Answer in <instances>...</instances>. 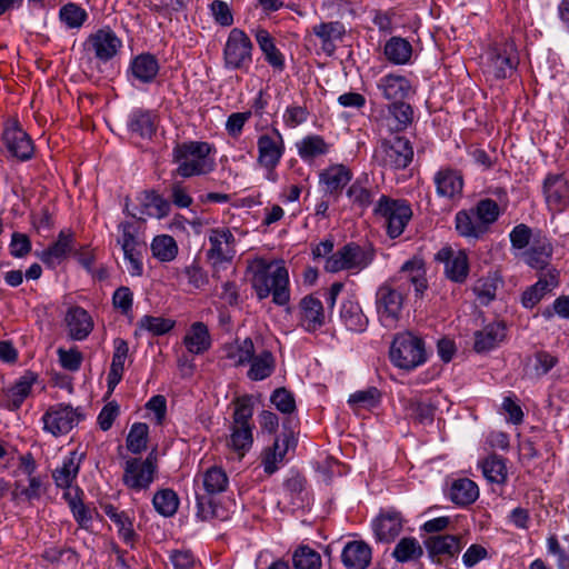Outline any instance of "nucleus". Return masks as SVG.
I'll use <instances>...</instances> for the list:
<instances>
[{
  "instance_id": "62",
  "label": "nucleus",
  "mask_w": 569,
  "mask_h": 569,
  "mask_svg": "<svg viewBox=\"0 0 569 569\" xmlns=\"http://www.w3.org/2000/svg\"><path fill=\"white\" fill-rule=\"evenodd\" d=\"M347 196L353 206L360 209H367L372 203V192L366 188L361 180H356L348 189Z\"/></svg>"
},
{
  "instance_id": "59",
  "label": "nucleus",
  "mask_w": 569,
  "mask_h": 569,
  "mask_svg": "<svg viewBox=\"0 0 569 569\" xmlns=\"http://www.w3.org/2000/svg\"><path fill=\"white\" fill-rule=\"evenodd\" d=\"M60 20L70 29H79L88 19L87 11L80 6L69 2L60 8Z\"/></svg>"
},
{
  "instance_id": "28",
  "label": "nucleus",
  "mask_w": 569,
  "mask_h": 569,
  "mask_svg": "<svg viewBox=\"0 0 569 569\" xmlns=\"http://www.w3.org/2000/svg\"><path fill=\"white\" fill-rule=\"evenodd\" d=\"M346 27L341 21L320 22L312 27V33L320 40L322 51L332 56L337 49V42L346 36Z\"/></svg>"
},
{
  "instance_id": "26",
  "label": "nucleus",
  "mask_w": 569,
  "mask_h": 569,
  "mask_svg": "<svg viewBox=\"0 0 569 569\" xmlns=\"http://www.w3.org/2000/svg\"><path fill=\"white\" fill-rule=\"evenodd\" d=\"M73 247V233L70 230H61L57 240L37 256L48 268L53 269L67 259Z\"/></svg>"
},
{
  "instance_id": "60",
  "label": "nucleus",
  "mask_w": 569,
  "mask_h": 569,
  "mask_svg": "<svg viewBox=\"0 0 569 569\" xmlns=\"http://www.w3.org/2000/svg\"><path fill=\"white\" fill-rule=\"evenodd\" d=\"M124 260L128 262V271L132 277H140L143 273V252L146 243L122 249Z\"/></svg>"
},
{
  "instance_id": "44",
  "label": "nucleus",
  "mask_w": 569,
  "mask_h": 569,
  "mask_svg": "<svg viewBox=\"0 0 569 569\" xmlns=\"http://www.w3.org/2000/svg\"><path fill=\"white\" fill-rule=\"evenodd\" d=\"M223 352V357L230 361L231 366L241 367L249 363L254 352V345L251 338L236 340L233 343L224 345Z\"/></svg>"
},
{
  "instance_id": "64",
  "label": "nucleus",
  "mask_w": 569,
  "mask_h": 569,
  "mask_svg": "<svg viewBox=\"0 0 569 569\" xmlns=\"http://www.w3.org/2000/svg\"><path fill=\"white\" fill-rule=\"evenodd\" d=\"M410 417L419 423H431L435 416V407L430 403L410 400L407 407Z\"/></svg>"
},
{
  "instance_id": "18",
  "label": "nucleus",
  "mask_w": 569,
  "mask_h": 569,
  "mask_svg": "<svg viewBox=\"0 0 569 569\" xmlns=\"http://www.w3.org/2000/svg\"><path fill=\"white\" fill-rule=\"evenodd\" d=\"M208 259L213 266L231 262L236 254V238L229 228H213L209 233Z\"/></svg>"
},
{
  "instance_id": "36",
  "label": "nucleus",
  "mask_w": 569,
  "mask_h": 569,
  "mask_svg": "<svg viewBox=\"0 0 569 569\" xmlns=\"http://www.w3.org/2000/svg\"><path fill=\"white\" fill-rule=\"evenodd\" d=\"M183 345L192 355H203L212 345L207 325L201 321L193 322L183 337Z\"/></svg>"
},
{
  "instance_id": "8",
  "label": "nucleus",
  "mask_w": 569,
  "mask_h": 569,
  "mask_svg": "<svg viewBox=\"0 0 569 569\" xmlns=\"http://www.w3.org/2000/svg\"><path fill=\"white\" fill-rule=\"evenodd\" d=\"M373 260V253L365 250L356 242H349L329 256L323 264L327 272L351 271L353 273L366 269Z\"/></svg>"
},
{
  "instance_id": "4",
  "label": "nucleus",
  "mask_w": 569,
  "mask_h": 569,
  "mask_svg": "<svg viewBox=\"0 0 569 569\" xmlns=\"http://www.w3.org/2000/svg\"><path fill=\"white\" fill-rule=\"evenodd\" d=\"M122 469L121 481L130 492H147L158 478L159 466L156 451L152 450L146 458H127Z\"/></svg>"
},
{
  "instance_id": "34",
  "label": "nucleus",
  "mask_w": 569,
  "mask_h": 569,
  "mask_svg": "<svg viewBox=\"0 0 569 569\" xmlns=\"http://www.w3.org/2000/svg\"><path fill=\"white\" fill-rule=\"evenodd\" d=\"M507 335L506 325L502 321H495L475 332V350L486 352L499 346Z\"/></svg>"
},
{
  "instance_id": "58",
  "label": "nucleus",
  "mask_w": 569,
  "mask_h": 569,
  "mask_svg": "<svg viewBox=\"0 0 569 569\" xmlns=\"http://www.w3.org/2000/svg\"><path fill=\"white\" fill-rule=\"evenodd\" d=\"M152 505L160 515L170 517L176 513L178 509V496L171 489L159 490L152 498Z\"/></svg>"
},
{
  "instance_id": "50",
  "label": "nucleus",
  "mask_w": 569,
  "mask_h": 569,
  "mask_svg": "<svg viewBox=\"0 0 569 569\" xmlns=\"http://www.w3.org/2000/svg\"><path fill=\"white\" fill-rule=\"evenodd\" d=\"M202 485L209 496L224 492L229 486V478L221 467H210L202 475Z\"/></svg>"
},
{
  "instance_id": "3",
  "label": "nucleus",
  "mask_w": 569,
  "mask_h": 569,
  "mask_svg": "<svg viewBox=\"0 0 569 569\" xmlns=\"http://www.w3.org/2000/svg\"><path fill=\"white\" fill-rule=\"evenodd\" d=\"M214 147L206 141L178 143L172 150V161L178 164L173 173L181 178H191L212 172L216 168Z\"/></svg>"
},
{
  "instance_id": "6",
  "label": "nucleus",
  "mask_w": 569,
  "mask_h": 569,
  "mask_svg": "<svg viewBox=\"0 0 569 569\" xmlns=\"http://www.w3.org/2000/svg\"><path fill=\"white\" fill-rule=\"evenodd\" d=\"M373 214L382 220L387 236L396 239L403 233L413 212L408 200L382 194L373 208Z\"/></svg>"
},
{
  "instance_id": "39",
  "label": "nucleus",
  "mask_w": 569,
  "mask_h": 569,
  "mask_svg": "<svg viewBox=\"0 0 569 569\" xmlns=\"http://www.w3.org/2000/svg\"><path fill=\"white\" fill-rule=\"evenodd\" d=\"M256 41L262 51L266 61L277 71L284 69V57L276 47L274 39L266 29L258 28L254 32Z\"/></svg>"
},
{
  "instance_id": "43",
  "label": "nucleus",
  "mask_w": 569,
  "mask_h": 569,
  "mask_svg": "<svg viewBox=\"0 0 569 569\" xmlns=\"http://www.w3.org/2000/svg\"><path fill=\"white\" fill-rule=\"evenodd\" d=\"M250 368L247 377L251 381H261L269 378L276 369V358L269 350H262L260 353L252 356L249 361Z\"/></svg>"
},
{
  "instance_id": "54",
  "label": "nucleus",
  "mask_w": 569,
  "mask_h": 569,
  "mask_svg": "<svg viewBox=\"0 0 569 569\" xmlns=\"http://www.w3.org/2000/svg\"><path fill=\"white\" fill-rule=\"evenodd\" d=\"M381 392L376 387H369L365 390H358L350 395L348 405L353 411L360 409H371L379 405Z\"/></svg>"
},
{
  "instance_id": "10",
  "label": "nucleus",
  "mask_w": 569,
  "mask_h": 569,
  "mask_svg": "<svg viewBox=\"0 0 569 569\" xmlns=\"http://www.w3.org/2000/svg\"><path fill=\"white\" fill-rule=\"evenodd\" d=\"M286 151L281 132L272 127L257 138V163L267 171L268 179L276 181V169Z\"/></svg>"
},
{
  "instance_id": "42",
  "label": "nucleus",
  "mask_w": 569,
  "mask_h": 569,
  "mask_svg": "<svg viewBox=\"0 0 569 569\" xmlns=\"http://www.w3.org/2000/svg\"><path fill=\"white\" fill-rule=\"evenodd\" d=\"M483 477L490 483L506 485L508 480V468L506 458L492 453L479 462Z\"/></svg>"
},
{
  "instance_id": "29",
  "label": "nucleus",
  "mask_w": 569,
  "mask_h": 569,
  "mask_svg": "<svg viewBox=\"0 0 569 569\" xmlns=\"http://www.w3.org/2000/svg\"><path fill=\"white\" fill-rule=\"evenodd\" d=\"M413 108L405 101L391 102L383 117L385 126L392 133L405 131L413 121Z\"/></svg>"
},
{
  "instance_id": "63",
  "label": "nucleus",
  "mask_w": 569,
  "mask_h": 569,
  "mask_svg": "<svg viewBox=\"0 0 569 569\" xmlns=\"http://www.w3.org/2000/svg\"><path fill=\"white\" fill-rule=\"evenodd\" d=\"M270 401L282 413L290 415L296 410L293 393L283 387L277 388L271 393Z\"/></svg>"
},
{
  "instance_id": "53",
  "label": "nucleus",
  "mask_w": 569,
  "mask_h": 569,
  "mask_svg": "<svg viewBox=\"0 0 569 569\" xmlns=\"http://www.w3.org/2000/svg\"><path fill=\"white\" fill-rule=\"evenodd\" d=\"M295 569H321L320 553L307 545L298 546L292 553Z\"/></svg>"
},
{
  "instance_id": "46",
  "label": "nucleus",
  "mask_w": 569,
  "mask_h": 569,
  "mask_svg": "<svg viewBox=\"0 0 569 569\" xmlns=\"http://www.w3.org/2000/svg\"><path fill=\"white\" fill-rule=\"evenodd\" d=\"M385 56L393 64H406L412 54L411 43L401 37H391L385 44Z\"/></svg>"
},
{
  "instance_id": "45",
  "label": "nucleus",
  "mask_w": 569,
  "mask_h": 569,
  "mask_svg": "<svg viewBox=\"0 0 569 569\" xmlns=\"http://www.w3.org/2000/svg\"><path fill=\"white\" fill-rule=\"evenodd\" d=\"M128 127L132 133L150 139L156 132V116L150 110H134L130 114Z\"/></svg>"
},
{
  "instance_id": "24",
  "label": "nucleus",
  "mask_w": 569,
  "mask_h": 569,
  "mask_svg": "<svg viewBox=\"0 0 569 569\" xmlns=\"http://www.w3.org/2000/svg\"><path fill=\"white\" fill-rule=\"evenodd\" d=\"M326 323V315L322 302L308 295L299 302V325L307 332H316Z\"/></svg>"
},
{
  "instance_id": "49",
  "label": "nucleus",
  "mask_w": 569,
  "mask_h": 569,
  "mask_svg": "<svg viewBox=\"0 0 569 569\" xmlns=\"http://www.w3.org/2000/svg\"><path fill=\"white\" fill-rule=\"evenodd\" d=\"M253 428L254 426H236L230 427V438L228 446L241 457L250 450L253 443Z\"/></svg>"
},
{
  "instance_id": "7",
  "label": "nucleus",
  "mask_w": 569,
  "mask_h": 569,
  "mask_svg": "<svg viewBox=\"0 0 569 569\" xmlns=\"http://www.w3.org/2000/svg\"><path fill=\"white\" fill-rule=\"evenodd\" d=\"M408 295L403 287L390 279L383 282L376 293V307L379 320L385 328H396L400 320L405 298Z\"/></svg>"
},
{
  "instance_id": "11",
  "label": "nucleus",
  "mask_w": 569,
  "mask_h": 569,
  "mask_svg": "<svg viewBox=\"0 0 569 569\" xmlns=\"http://www.w3.org/2000/svg\"><path fill=\"white\" fill-rule=\"evenodd\" d=\"M252 42L241 29L230 31L224 49V67L230 70H248L252 61Z\"/></svg>"
},
{
  "instance_id": "13",
  "label": "nucleus",
  "mask_w": 569,
  "mask_h": 569,
  "mask_svg": "<svg viewBox=\"0 0 569 569\" xmlns=\"http://www.w3.org/2000/svg\"><path fill=\"white\" fill-rule=\"evenodd\" d=\"M88 53L100 62H109L122 48V40L110 27H103L90 33L83 43Z\"/></svg>"
},
{
  "instance_id": "19",
  "label": "nucleus",
  "mask_w": 569,
  "mask_h": 569,
  "mask_svg": "<svg viewBox=\"0 0 569 569\" xmlns=\"http://www.w3.org/2000/svg\"><path fill=\"white\" fill-rule=\"evenodd\" d=\"M381 164L390 169H406L412 161L413 148L405 137H395L381 144Z\"/></svg>"
},
{
  "instance_id": "51",
  "label": "nucleus",
  "mask_w": 569,
  "mask_h": 569,
  "mask_svg": "<svg viewBox=\"0 0 569 569\" xmlns=\"http://www.w3.org/2000/svg\"><path fill=\"white\" fill-rule=\"evenodd\" d=\"M297 148L298 154L306 161L323 156L329 151V144L318 134L305 137L297 143Z\"/></svg>"
},
{
  "instance_id": "40",
  "label": "nucleus",
  "mask_w": 569,
  "mask_h": 569,
  "mask_svg": "<svg viewBox=\"0 0 569 569\" xmlns=\"http://www.w3.org/2000/svg\"><path fill=\"white\" fill-rule=\"evenodd\" d=\"M352 179V172L343 164H333L325 169L319 180L326 186L329 193H340Z\"/></svg>"
},
{
  "instance_id": "57",
  "label": "nucleus",
  "mask_w": 569,
  "mask_h": 569,
  "mask_svg": "<svg viewBox=\"0 0 569 569\" xmlns=\"http://www.w3.org/2000/svg\"><path fill=\"white\" fill-rule=\"evenodd\" d=\"M234 411L232 415V423L236 426H253L251 422L253 416V401L252 397L244 395L237 397L233 401Z\"/></svg>"
},
{
  "instance_id": "27",
  "label": "nucleus",
  "mask_w": 569,
  "mask_h": 569,
  "mask_svg": "<svg viewBox=\"0 0 569 569\" xmlns=\"http://www.w3.org/2000/svg\"><path fill=\"white\" fill-rule=\"evenodd\" d=\"M39 375L32 370H26L11 387L4 390L7 400L6 407L16 411L19 410L24 400L31 395L32 387L38 382Z\"/></svg>"
},
{
  "instance_id": "23",
  "label": "nucleus",
  "mask_w": 569,
  "mask_h": 569,
  "mask_svg": "<svg viewBox=\"0 0 569 569\" xmlns=\"http://www.w3.org/2000/svg\"><path fill=\"white\" fill-rule=\"evenodd\" d=\"M159 70L160 64L156 56L143 52L131 59L127 76L132 82L149 84L156 80Z\"/></svg>"
},
{
  "instance_id": "41",
  "label": "nucleus",
  "mask_w": 569,
  "mask_h": 569,
  "mask_svg": "<svg viewBox=\"0 0 569 569\" xmlns=\"http://www.w3.org/2000/svg\"><path fill=\"white\" fill-rule=\"evenodd\" d=\"M450 500L461 507L473 503L479 497L477 483L468 478L455 480L449 489Z\"/></svg>"
},
{
  "instance_id": "35",
  "label": "nucleus",
  "mask_w": 569,
  "mask_h": 569,
  "mask_svg": "<svg viewBox=\"0 0 569 569\" xmlns=\"http://www.w3.org/2000/svg\"><path fill=\"white\" fill-rule=\"evenodd\" d=\"M64 320L69 335L74 340L86 339L93 329V321L90 315L79 306L69 308Z\"/></svg>"
},
{
  "instance_id": "33",
  "label": "nucleus",
  "mask_w": 569,
  "mask_h": 569,
  "mask_svg": "<svg viewBox=\"0 0 569 569\" xmlns=\"http://www.w3.org/2000/svg\"><path fill=\"white\" fill-rule=\"evenodd\" d=\"M84 457V452L79 453L73 450L63 459L62 466L53 470L52 478L58 488L68 489L72 486Z\"/></svg>"
},
{
  "instance_id": "2",
  "label": "nucleus",
  "mask_w": 569,
  "mask_h": 569,
  "mask_svg": "<svg viewBox=\"0 0 569 569\" xmlns=\"http://www.w3.org/2000/svg\"><path fill=\"white\" fill-rule=\"evenodd\" d=\"M251 282L260 300L270 295L278 306H284L290 300L289 274L282 261L259 260L254 266Z\"/></svg>"
},
{
  "instance_id": "16",
  "label": "nucleus",
  "mask_w": 569,
  "mask_h": 569,
  "mask_svg": "<svg viewBox=\"0 0 569 569\" xmlns=\"http://www.w3.org/2000/svg\"><path fill=\"white\" fill-rule=\"evenodd\" d=\"M2 142L7 151L20 161H27L33 156V143L29 134L18 121H8L3 129Z\"/></svg>"
},
{
  "instance_id": "17",
  "label": "nucleus",
  "mask_w": 569,
  "mask_h": 569,
  "mask_svg": "<svg viewBox=\"0 0 569 569\" xmlns=\"http://www.w3.org/2000/svg\"><path fill=\"white\" fill-rule=\"evenodd\" d=\"M392 282L403 287L405 291L409 292L410 287L415 288L417 296H422L428 288L426 278V266L421 258L413 257L406 261L397 274L390 278Z\"/></svg>"
},
{
  "instance_id": "21",
  "label": "nucleus",
  "mask_w": 569,
  "mask_h": 569,
  "mask_svg": "<svg viewBox=\"0 0 569 569\" xmlns=\"http://www.w3.org/2000/svg\"><path fill=\"white\" fill-rule=\"evenodd\" d=\"M405 519L400 511L390 508L381 510L372 521V530L377 541L391 542L401 533Z\"/></svg>"
},
{
  "instance_id": "22",
  "label": "nucleus",
  "mask_w": 569,
  "mask_h": 569,
  "mask_svg": "<svg viewBox=\"0 0 569 569\" xmlns=\"http://www.w3.org/2000/svg\"><path fill=\"white\" fill-rule=\"evenodd\" d=\"M436 260L445 263L446 277L457 283H463L469 274V259L463 250L455 252L450 247H443L436 254Z\"/></svg>"
},
{
  "instance_id": "48",
  "label": "nucleus",
  "mask_w": 569,
  "mask_h": 569,
  "mask_svg": "<svg viewBox=\"0 0 569 569\" xmlns=\"http://www.w3.org/2000/svg\"><path fill=\"white\" fill-rule=\"evenodd\" d=\"M152 256L160 262H170L178 256V244L173 237L169 234L156 236L150 246Z\"/></svg>"
},
{
  "instance_id": "9",
  "label": "nucleus",
  "mask_w": 569,
  "mask_h": 569,
  "mask_svg": "<svg viewBox=\"0 0 569 569\" xmlns=\"http://www.w3.org/2000/svg\"><path fill=\"white\" fill-rule=\"evenodd\" d=\"M519 61L513 41L497 42L487 52L486 72L498 80L511 78L518 69Z\"/></svg>"
},
{
  "instance_id": "14",
  "label": "nucleus",
  "mask_w": 569,
  "mask_h": 569,
  "mask_svg": "<svg viewBox=\"0 0 569 569\" xmlns=\"http://www.w3.org/2000/svg\"><path fill=\"white\" fill-rule=\"evenodd\" d=\"M432 181L439 198L450 202H457L462 198L465 177L460 169L451 166L440 167L435 172Z\"/></svg>"
},
{
  "instance_id": "31",
  "label": "nucleus",
  "mask_w": 569,
  "mask_h": 569,
  "mask_svg": "<svg viewBox=\"0 0 569 569\" xmlns=\"http://www.w3.org/2000/svg\"><path fill=\"white\" fill-rule=\"evenodd\" d=\"M426 548L431 557L456 558L465 543L460 536L436 535L426 539Z\"/></svg>"
},
{
  "instance_id": "52",
  "label": "nucleus",
  "mask_w": 569,
  "mask_h": 569,
  "mask_svg": "<svg viewBox=\"0 0 569 569\" xmlns=\"http://www.w3.org/2000/svg\"><path fill=\"white\" fill-rule=\"evenodd\" d=\"M423 555V549L419 541L413 537H403L396 545L392 557L398 562H408L418 560Z\"/></svg>"
},
{
  "instance_id": "5",
  "label": "nucleus",
  "mask_w": 569,
  "mask_h": 569,
  "mask_svg": "<svg viewBox=\"0 0 569 569\" xmlns=\"http://www.w3.org/2000/svg\"><path fill=\"white\" fill-rule=\"evenodd\" d=\"M389 357L397 368L413 370L427 361L425 341L410 331L397 333L391 342Z\"/></svg>"
},
{
  "instance_id": "20",
  "label": "nucleus",
  "mask_w": 569,
  "mask_h": 569,
  "mask_svg": "<svg viewBox=\"0 0 569 569\" xmlns=\"http://www.w3.org/2000/svg\"><path fill=\"white\" fill-rule=\"evenodd\" d=\"M543 194L550 210L565 211L569 206V180L562 173L548 174L543 181Z\"/></svg>"
},
{
  "instance_id": "47",
  "label": "nucleus",
  "mask_w": 569,
  "mask_h": 569,
  "mask_svg": "<svg viewBox=\"0 0 569 569\" xmlns=\"http://www.w3.org/2000/svg\"><path fill=\"white\" fill-rule=\"evenodd\" d=\"M82 496L83 491L79 487L76 488L74 495L71 492L63 493V498L68 502L77 523L81 528L88 529L91 523L92 516L90 509L83 503Z\"/></svg>"
},
{
  "instance_id": "37",
  "label": "nucleus",
  "mask_w": 569,
  "mask_h": 569,
  "mask_svg": "<svg viewBox=\"0 0 569 569\" xmlns=\"http://www.w3.org/2000/svg\"><path fill=\"white\" fill-rule=\"evenodd\" d=\"M129 353L128 342L122 338L113 340V355L110 370L107 377L109 392H112L117 385L121 381L124 372V362Z\"/></svg>"
},
{
  "instance_id": "1",
  "label": "nucleus",
  "mask_w": 569,
  "mask_h": 569,
  "mask_svg": "<svg viewBox=\"0 0 569 569\" xmlns=\"http://www.w3.org/2000/svg\"><path fill=\"white\" fill-rule=\"evenodd\" d=\"M500 214L501 210L496 200L480 199L475 206L456 212L455 230L459 237L468 241L483 240Z\"/></svg>"
},
{
  "instance_id": "55",
  "label": "nucleus",
  "mask_w": 569,
  "mask_h": 569,
  "mask_svg": "<svg viewBox=\"0 0 569 569\" xmlns=\"http://www.w3.org/2000/svg\"><path fill=\"white\" fill-rule=\"evenodd\" d=\"M148 436L149 428L146 423H133L126 439L127 449L133 455H140L147 449Z\"/></svg>"
},
{
  "instance_id": "56",
  "label": "nucleus",
  "mask_w": 569,
  "mask_h": 569,
  "mask_svg": "<svg viewBox=\"0 0 569 569\" xmlns=\"http://www.w3.org/2000/svg\"><path fill=\"white\" fill-rule=\"evenodd\" d=\"M142 194V206L146 209H153V212H149L150 216L156 217L157 219H163L170 213V201L156 190H144Z\"/></svg>"
},
{
  "instance_id": "32",
  "label": "nucleus",
  "mask_w": 569,
  "mask_h": 569,
  "mask_svg": "<svg viewBox=\"0 0 569 569\" xmlns=\"http://www.w3.org/2000/svg\"><path fill=\"white\" fill-rule=\"evenodd\" d=\"M372 558V550L361 540L349 541L341 553V561L347 569H366Z\"/></svg>"
},
{
  "instance_id": "12",
  "label": "nucleus",
  "mask_w": 569,
  "mask_h": 569,
  "mask_svg": "<svg viewBox=\"0 0 569 569\" xmlns=\"http://www.w3.org/2000/svg\"><path fill=\"white\" fill-rule=\"evenodd\" d=\"M81 419H83V415L78 408L66 403H57L50 406L42 416L43 430L53 437H60L78 426Z\"/></svg>"
},
{
  "instance_id": "61",
  "label": "nucleus",
  "mask_w": 569,
  "mask_h": 569,
  "mask_svg": "<svg viewBox=\"0 0 569 569\" xmlns=\"http://www.w3.org/2000/svg\"><path fill=\"white\" fill-rule=\"evenodd\" d=\"M138 327L151 332L153 336H162L174 327V321L162 317L146 315L139 320Z\"/></svg>"
},
{
  "instance_id": "30",
  "label": "nucleus",
  "mask_w": 569,
  "mask_h": 569,
  "mask_svg": "<svg viewBox=\"0 0 569 569\" xmlns=\"http://www.w3.org/2000/svg\"><path fill=\"white\" fill-rule=\"evenodd\" d=\"M552 252V243L539 231L536 233L529 249L526 251L525 260L531 268L543 270L549 266Z\"/></svg>"
},
{
  "instance_id": "25",
  "label": "nucleus",
  "mask_w": 569,
  "mask_h": 569,
  "mask_svg": "<svg viewBox=\"0 0 569 569\" xmlns=\"http://www.w3.org/2000/svg\"><path fill=\"white\" fill-rule=\"evenodd\" d=\"M377 89L383 99L391 102L405 101L412 92L410 80L401 74L388 73L377 81Z\"/></svg>"
},
{
  "instance_id": "15",
  "label": "nucleus",
  "mask_w": 569,
  "mask_h": 569,
  "mask_svg": "<svg viewBox=\"0 0 569 569\" xmlns=\"http://www.w3.org/2000/svg\"><path fill=\"white\" fill-rule=\"evenodd\" d=\"M289 422L290 419L283 423L284 431L274 439L273 445L267 447L261 453L263 471L269 476L273 475L279 469V465L283 462L289 449H295L297 446L295 432L287 430L286 423Z\"/></svg>"
},
{
  "instance_id": "38",
  "label": "nucleus",
  "mask_w": 569,
  "mask_h": 569,
  "mask_svg": "<svg viewBox=\"0 0 569 569\" xmlns=\"http://www.w3.org/2000/svg\"><path fill=\"white\" fill-rule=\"evenodd\" d=\"M340 320L348 330L357 333L366 331L369 323L359 302L353 299L342 301L340 307Z\"/></svg>"
}]
</instances>
